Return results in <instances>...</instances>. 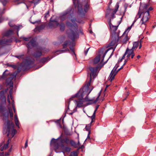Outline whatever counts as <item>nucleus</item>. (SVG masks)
I'll return each mask as SVG.
<instances>
[{"label":"nucleus","mask_w":156,"mask_h":156,"mask_svg":"<svg viewBox=\"0 0 156 156\" xmlns=\"http://www.w3.org/2000/svg\"><path fill=\"white\" fill-rule=\"evenodd\" d=\"M115 48V47H111L105 51L103 48L101 49L98 52V55L94 59L93 62V64L94 65L98 64L97 66L100 67V68H101L108 60V59L105 62H103L104 58L107 52L109 50L112 49V53L110 55V56H111L112 55L113 52L114 51Z\"/></svg>","instance_id":"obj_1"},{"label":"nucleus","mask_w":156,"mask_h":156,"mask_svg":"<svg viewBox=\"0 0 156 156\" xmlns=\"http://www.w3.org/2000/svg\"><path fill=\"white\" fill-rule=\"evenodd\" d=\"M70 13V11H67L64 12L60 17V19L61 21H63L68 18L69 20L67 21L66 22L67 26L69 28H71L73 26L76 27L77 26L76 24L75 23L76 19L72 18Z\"/></svg>","instance_id":"obj_2"},{"label":"nucleus","mask_w":156,"mask_h":156,"mask_svg":"<svg viewBox=\"0 0 156 156\" xmlns=\"http://www.w3.org/2000/svg\"><path fill=\"white\" fill-rule=\"evenodd\" d=\"M8 115L7 117L6 121L4 123L5 126L3 130V133H7V136H9L10 134H11L12 137L15 135L16 130L14 129V126L13 123L11 124L10 121L8 119Z\"/></svg>","instance_id":"obj_3"},{"label":"nucleus","mask_w":156,"mask_h":156,"mask_svg":"<svg viewBox=\"0 0 156 156\" xmlns=\"http://www.w3.org/2000/svg\"><path fill=\"white\" fill-rule=\"evenodd\" d=\"M110 20L109 22V24L111 29L113 32H112V41L110 43V45L111 46H113L116 44V46L114 47H116L117 44V43L119 40V34L118 33L116 32V31L117 29L118 26H114L112 25L111 26V20Z\"/></svg>","instance_id":"obj_4"},{"label":"nucleus","mask_w":156,"mask_h":156,"mask_svg":"<svg viewBox=\"0 0 156 156\" xmlns=\"http://www.w3.org/2000/svg\"><path fill=\"white\" fill-rule=\"evenodd\" d=\"M153 9L152 7H150L146 11H143V13H144V16L141 19L140 23L141 24V27L142 28L145 29L146 27V23L148 20L149 18V11Z\"/></svg>","instance_id":"obj_5"},{"label":"nucleus","mask_w":156,"mask_h":156,"mask_svg":"<svg viewBox=\"0 0 156 156\" xmlns=\"http://www.w3.org/2000/svg\"><path fill=\"white\" fill-rule=\"evenodd\" d=\"M16 75V73H14L12 74L10 73L7 69H6L3 73L2 75L1 76V78L4 79L6 78L9 76H11L6 80V82L8 84H12V80H15Z\"/></svg>","instance_id":"obj_6"},{"label":"nucleus","mask_w":156,"mask_h":156,"mask_svg":"<svg viewBox=\"0 0 156 156\" xmlns=\"http://www.w3.org/2000/svg\"><path fill=\"white\" fill-rule=\"evenodd\" d=\"M91 79V75H90L87 84L83 87L81 88L79 91L75 95L74 97L79 96L80 97L82 98L83 96V94L85 93L86 91H89V87L90 85Z\"/></svg>","instance_id":"obj_7"},{"label":"nucleus","mask_w":156,"mask_h":156,"mask_svg":"<svg viewBox=\"0 0 156 156\" xmlns=\"http://www.w3.org/2000/svg\"><path fill=\"white\" fill-rule=\"evenodd\" d=\"M56 140L54 139H53L51 142V143L54 142V146L55 150L56 153H58L60 152H63L64 154L65 152L69 153L70 151L71 148L67 146H65L63 145H62L61 147L62 150V151H58V149L59 148V146L56 145Z\"/></svg>","instance_id":"obj_8"},{"label":"nucleus","mask_w":156,"mask_h":156,"mask_svg":"<svg viewBox=\"0 0 156 156\" xmlns=\"http://www.w3.org/2000/svg\"><path fill=\"white\" fill-rule=\"evenodd\" d=\"M118 66V65L116 64L114 66L112 70L111 71L109 76V80H110L111 81H112V80H113L115 76L116 75L118 72L123 67L122 66L119 69H117Z\"/></svg>","instance_id":"obj_9"},{"label":"nucleus","mask_w":156,"mask_h":156,"mask_svg":"<svg viewBox=\"0 0 156 156\" xmlns=\"http://www.w3.org/2000/svg\"><path fill=\"white\" fill-rule=\"evenodd\" d=\"M101 68L97 66L96 67H89V69L91 72V73L89 74H88V76L89 75L90 77V75H91V78H95L97 75L98 71H99Z\"/></svg>","instance_id":"obj_10"},{"label":"nucleus","mask_w":156,"mask_h":156,"mask_svg":"<svg viewBox=\"0 0 156 156\" xmlns=\"http://www.w3.org/2000/svg\"><path fill=\"white\" fill-rule=\"evenodd\" d=\"M23 39L26 41L29 42L27 44V46L29 49V48H31L34 47L35 45L36 42L34 39L32 38L31 37H23Z\"/></svg>","instance_id":"obj_11"},{"label":"nucleus","mask_w":156,"mask_h":156,"mask_svg":"<svg viewBox=\"0 0 156 156\" xmlns=\"http://www.w3.org/2000/svg\"><path fill=\"white\" fill-rule=\"evenodd\" d=\"M58 25L59 23L56 20H53L52 18H51L50 21L48 23V26L50 28L55 27Z\"/></svg>","instance_id":"obj_12"},{"label":"nucleus","mask_w":156,"mask_h":156,"mask_svg":"<svg viewBox=\"0 0 156 156\" xmlns=\"http://www.w3.org/2000/svg\"><path fill=\"white\" fill-rule=\"evenodd\" d=\"M12 41V39H4L3 40H0V46H4L7 45H9V44L11 43Z\"/></svg>","instance_id":"obj_13"},{"label":"nucleus","mask_w":156,"mask_h":156,"mask_svg":"<svg viewBox=\"0 0 156 156\" xmlns=\"http://www.w3.org/2000/svg\"><path fill=\"white\" fill-rule=\"evenodd\" d=\"M75 95L72 96L73 98H74V97ZM76 97H78L80 98L78 99V100H75V102L76 104V105L77 107H81L83 105V101L82 99V98L80 97L79 96Z\"/></svg>","instance_id":"obj_14"},{"label":"nucleus","mask_w":156,"mask_h":156,"mask_svg":"<svg viewBox=\"0 0 156 156\" xmlns=\"http://www.w3.org/2000/svg\"><path fill=\"white\" fill-rule=\"evenodd\" d=\"M127 30L125 31L122 35L121 36V38L122 39V42L124 43H126L129 39V38L127 36V34L126 32Z\"/></svg>","instance_id":"obj_15"},{"label":"nucleus","mask_w":156,"mask_h":156,"mask_svg":"<svg viewBox=\"0 0 156 156\" xmlns=\"http://www.w3.org/2000/svg\"><path fill=\"white\" fill-rule=\"evenodd\" d=\"M68 34L69 37L72 40H73L75 38H77L78 36L77 33L71 30V32L69 33Z\"/></svg>","instance_id":"obj_16"},{"label":"nucleus","mask_w":156,"mask_h":156,"mask_svg":"<svg viewBox=\"0 0 156 156\" xmlns=\"http://www.w3.org/2000/svg\"><path fill=\"white\" fill-rule=\"evenodd\" d=\"M44 49H45L44 48H41L40 49V50L41 51H36L34 54V56L35 57L37 58L40 57L42 55V52L41 51L43 52L44 51H46L48 50V49L47 50H44Z\"/></svg>","instance_id":"obj_17"},{"label":"nucleus","mask_w":156,"mask_h":156,"mask_svg":"<svg viewBox=\"0 0 156 156\" xmlns=\"http://www.w3.org/2000/svg\"><path fill=\"white\" fill-rule=\"evenodd\" d=\"M9 26L11 27H13V28L15 29H16L17 30V34L18 36V31L20 29L22 28V27L21 25H19L17 26L16 25H13L11 24V22H9Z\"/></svg>","instance_id":"obj_18"},{"label":"nucleus","mask_w":156,"mask_h":156,"mask_svg":"<svg viewBox=\"0 0 156 156\" xmlns=\"http://www.w3.org/2000/svg\"><path fill=\"white\" fill-rule=\"evenodd\" d=\"M5 92L4 90L0 91V99H1L2 101L5 103L6 100V98L5 96Z\"/></svg>","instance_id":"obj_19"},{"label":"nucleus","mask_w":156,"mask_h":156,"mask_svg":"<svg viewBox=\"0 0 156 156\" xmlns=\"http://www.w3.org/2000/svg\"><path fill=\"white\" fill-rule=\"evenodd\" d=\"M92 89H93V88H92L89 91H86L85 93L84 94H83V98L84 96V95H85V94L87 95V96L86 97L84 98V100L85 101H90L92 100L91 99H90L88 97V96L89 94L90 93V92H91V91H92Z\"/></svg>","instance_id":"obj_20"},{"label":"nucleus","mask_w":156,"mask_h":156,"mask_svg":"<svg viewBox=\"0 0 156 156\" xmlns=\"http://www.w3.org/2000/svg\"><path fill=\"white\" fill-rule=\"evenodd\" d=\"M143 12H141L140 11V9H139V11H138V12L137 14V15H136V16L135 18V20H134V21L133 23H132V25L133 24L135 23V22L139 19V18H140V16H141V15L142 14V15H143V16H144V13H143Z\"/></svg>","instance_id":"obj_21"},{"label":"nucleus","mask_w":156,"mask_h":156,"mask_svg":"<svg viewBox=\"0 0 156 156\" xmlns=\"http://www.w3.org/2000/svg\"><path fill=\"white\" fill-rule=\"evenodd\" d=\"M78 12L81 14H84L86 12V9H83L81 5L78 4Z\"/></svg>","instance_id":"obj_22"},{"label":"nucleus","mask_w":156,"mask_h":156,"mask_svg":"<svg viewBox=\"0 0 156 156\" xmlns=\"http://www.w3.org/2000/svg\"><path fill=\"white\" fill-rule=\"evenodd\" d=\"M13 30H9L3 34V35L4 36H9L13 34Z\"/></svg>","instance_id":"obj_23"},{"label":"nucleus","mask_w":156,"mask_h":156,"mask_svg":"<svg viewBox=\"0 0 156 156\" xmlns=\"http://www.w3.org/2000/svg\"><path fill=\"white\" fill-rule=\"evenodd\" d=\"M60 142L62 143H65L67 144H68L70 143V140L67 137H66L64 139H61Z\"/></svg>","instance_id":"obj_24"},{"label":"nucleus","mask_w":156,"mask_h":156,"mask_svg":"<svg viewBox=\"0 0 156 156\" xmlns=\"http://www.w3.org/2000/svg\"><path fill=\"white\" fill-rule=\"evenodd\" d=\"M9 94L10 95L11 99L12 100V107L14 112L15 113L16 112V110L15 108V106H14V101H13V98H12V91H10Z\"/></svg>","instance_id":"obj_25"},{"label":"nucleus","mask_w":156,"mask_h":156,"mask_svg":"<svg viewBox=\"0 0 156 156\" xmlns=\"http://www.w3.org/2000/svg\"><path fill=\"white\" fill-rule=\"evenodd\" d=\"M138 45V41L134 42L133 43V46L132 48L134 50H135L136 49Z\"/></svg>","instance_id":"obj_26"},{"label":"nucleus","mask_w":156,"mask_h":156,"mask_svg":"<svg viewBox=\"0 0 156 156\" xmlns=\"http://www.w3.org/2000/svg\"><path fill=\"white\" fill-rule=\"evenodd\" d=\"M134 50H133L132 48H131L130 49H129L128 48H127L126 50V52L124 54L126 53V55H127V53H129V54H132V53H133Z\"/></svg>","instance_id":"obj_27"},{"label":"nucleus","mask_w":156,"mask_h":156,"mask_svg":"<svg viewBox=\"0 0 156 156\" xmlns=\"http://www.w3.org/2000/svg\"><path fill=\"white\" fill-rule=\"evenodd\" d=\"M98 107L99 105H97L96 106L95 109V110L94 112L93 115L90 117V118H91V119H95V117L96 112L97 111Z\"/></svg>","instance_id":"obj_28"},{"label":"nucleus","mask_w":156,"mask_h":156,"mask_svg":"<svg viewBox=\"0 0 156 156\" xmlns=\"http://www.w3.org/2000/svg\"><path fill=\"white\" fill-rule=\"evenodd\" d=\"M92 120L90 123H89L88 124H87L85 127V128L87 130V131H89L90 129V127L91 126V123L94 121L93 120V119H91Z\"/></svg>","instance_id":"obj_29"},{"label":"nucleus","mask_w":156,"mask_h":156,"mask_svg":"<svg viewBox=\"0 0 156 156\" xmlns=\"http://www.w3.org/2000/svg\"><path fill=\"white\" fill-rule=\"evenodd\" d=\"M60 27V30L61 31H63L65 29V24L63 23H61L59 25Z\"/></svg>","instance_id":"obj_30"},{"label":"nucleus","mask_w":156,"mask_h":156,"mask_svg":"<svg viewBox=\"0 0 156 156\" xmlns=\"http://www.w3.org/2000/svg\"><path fill=\"white\" fill-rule=\"evenodd\" d=\"M49 60H50V59L49 58V57H47L46 58H42L41 59V62L44 63L47 61Z\"/></svg>","instance_id":"obj_31"},{"label":"nucleus","mask_w":156,"mask_h":156,"mask_svg":"<svg viewBox=\"0 0 156 156\" xmlns=\"http://www.w3.org/2000/svg\"><path fill=\"white\" fill-rule=\"evenodd\" d=\"M119 4L118 3H117L116 4L115 6V8L113 11V12H114V13H115L116 12H117L118 9L119 8Z\"/></svg>","instance_id":"obj_32"},{"label":"nucleus","mask_w":156,"mask_h":156,"mask_svg":"<svg viewBox=\"0 0 156 156\" xmlns=\"http://www.w3.org/2000/svg\"><path fill=\"white\" fill-rule=\"evenodd\" d=\"M10 140H11V139L10 138L8 139L7 143L3 146V147L5 148V149H6L8 147L9 144V141Z\"/></svg>","instance_id":"obj_33"},{"label":"nucleus","mask_w":156,"mask_h":156,"mask_svg":"<svg viewBox=\"0 0 156 156\" xmlns=\"http://www.w3.org/2000/svg\"><path fill=\"white\" fill-rule=\"evenodd\" d=\"M70 42L69 41H66L63 44L64 48H65L68 45H69Z\"/></svg>","instance_id":"obj_34"},{"label":"nucleus","mask_w":156,"mask_h":156,"mask_svg":"<svg viewBox=\"0 0 156 156\" xmlns=\"http://www.w3.org/2000/svg\"><path fill=\"white\" fill-rule=\"evenodd\" d=\"M65 51H69V49L67 48L65 50H60L56 51L55 52H60L58 53L57 54V55H58L59 54L62 53H63L65 52Z\"/></svg>","instance_id":"obj_35"},{"label":"nucleus","mask_w":156,"mask_h":156,"mask_svg":"<svg viewBox=\"0 0 156 156\" xmlns=\"http://www.w3.org/2000/svg\"><path fill=\"white\" fill-rule=\"evenodd\" d=\"M8 2L9 0H0V2L2 3L3 5H5Z\"/></svg>","instance_id":"obj_36"},{"label":"nucleus","mask_w":156,"mask_h":156,"mask_svg":"<svg viewBox=\"0 0 156 156\" xmlns=\"http://www.w3.org/2000/svg\"><path fill=\"white\" fill-rule=\"evenodd\" d=\"M15 122L16 125L18 128H20V123L18 119L15 120Z\"/></svg>","instance_id":"obj_37"},{"label":"nucleus","mask_w":156,"mask_h":156,"mask_svg":"<svg viewBox=\"0 0 156 156\" xmlns=\"http://www.w3.org/2000/svg\"><path fill=\"white\" fill-rule=\"evenodd\" d=\"M9 110L10 117L11 118H12L13 117V113L11 109L9 108Z\"/></svg>","instance_id":"obj_38"},{"label":"nucleus","mask_w":156,"mask_h":156,"mask_svg":"<svg viewBox=\"0 0 156 156\" xmlns=\"http://www.w3.org/2000/svg\"><path fill=\"white\" fill-rule=\"evenodd\" d=\"M126 55V53L125 54H124L123 56H122V57L121 58H119L118 60V62H122V60L124 59L125 56Z\"/></svg>","instance_id":"obj_39"},{"label":"nucleus","mask_w":156,"mask_h":156,"mask_svg":"<svg viewBox=\"0 0 156 156\" xmlns=\"http://www.w3.org/2000/svg\"><path fill=\"white\" fill-rule=\"evenodd\" d=\"M69 156H77V153L75 151L72 152Z\"/></svg>","instance_id":"obj_40"},{"label":"nucleus","mask_w":156,"mask_h":156,"mask_svg":"<svg viewBox=\"0 0 156 156\" xmlns=\"http://www.w3.org/2000/svg\"><path fill=\"white\" fill-rule=\"evenodd\" d=\"M8 66L11 67H12L14 68V69H16L17 68L16 66L15 65H14V64H11V65L8 64Z\"/></svg>","instance_id":"obj_41"},{"label":"nucleus","mask_w":156,"mask_h":156,"mask_svg":"<svg viewBox=\"0 0 156 156\" xmlns=\"http://www.w3.org/2000/svg\"><path fill=\"white\" fill-rule=\"evenodd\" d=\"M148 5L147 4H144V9H145L144 11H146L147 9Z\"/></svg>","instance_id":"obj_42"},{"label":"nucleus","mask_w":156,"mask_h":156,"mask_svg":"<svg viewBox=\"0 0 156 156\" xmlns=\"http://www.w3.org/2000/svg\"><path fill=\"white\" fill-rule=\"evenodd\" d=\"M15 57L20 59L21 58H23V55H16L15 56Z\"/></svg>","instance_id":"obj_43"},{"label":"nucleus","mask_w":156,"mask_h":156,"mask_svg":"<svg viewBox=\"0 0 156 156\" xmlns=\"http://www.w3.org/2000/svg\"><path fill=\"white\" fill-rule=\"evenodd\" d=\"M49 11H48L45 14L44 17L46 18L47 17H48L49 16Z\"/></svg>","instance_id":"obj_44"},{"label":"nucleus","mask_w":156,"mask_h":156,"mask_svg":"<svg viewBox=\"0 0 156 156\" xmlns=\"http://www.w3.org/2000/svg\"><path fill=\"white\" fill-rule=\"evenodd\" d=\"M112 10V9H108L107 11V12L106 14V17H107L108 15L109 14V12Z\"/></svg>","instance_id":"obj_45"},{"label":"nucleus","mask_w":156,"mask_h":156,"mask_svg":"<svg viewBox=\"0 0 156 156\" xmlns=\"http://www.w3.org/2000/svg\"><path fill=\"white\" fill-rule=\"evenodd\" d=\"M70 143L72 145H74L75 144V142L73 140H70V143Z\"/></svg>","instance_id":"obj_46"},{"label":"nucleus","mask_w":156,"mask_h":156,"mask_svg":"<svg viewBox=\"0 0 156 156\" xmlns=\"http://www.w3.org/2000/svg\"><path fill=\"white\" fill-rule=\"evenodd\" d=\"M115 13H114V12H113L112 13V14L111 15V16L112 17V19H113V18H114L115 17Z\"/></svg>","instance_id":"obj_47"},{"label":"nucleus","mask_w":156,"mask_h":156,"mask_svg":"<svg viewBox=\"0 0 156 156\" xmlns=\"http://www.w3.org/2000/svg\"><path fill=\"white\" fill-rule=\"evenodd\" d=\"M90 48H88L86 51H84L85 54V55H86L87 54L88 51Z\"/></svg>","instance_id":"obj_48"},{"label":"nucleus","mask_w":156,"mask_h":156,"mask_svg":"<svg viewBox=\"0 0 156 156\" xmlns=\"http://www.w3.org/2000/svg\"><path fill=\"white\" fill-rule=\"evenodd\" d=\"M70 50L73 52L74 54H75L74 52V49L73 47H70Z\"/></svg>","instance_id":"obj_49"},{"label":"nucleus","mask_w":156,"mask_h":156,"mask_svg":"<svg viewBox=\"0 0 156 156\" xmlns=\"http://www.w3.org/2000/svg\"><path fill=\"white\" fill-rule=\"evenodd\" d=\"M27 143H28V140H27V141H26V142L25 143V148H26L27 147V146H28Z\"/></svg>","instance_id":"obj_50"},{"label":"nucleus","mask_w":156,"mask_h":156,"mask_svg":"<svg viewBox=\"0 0 156 156\" xmlns=\"http://www.w3.org/2000/svg\"><path fill=\"white\" fill-rule=\"evenodd\" d=\"M4 9H3L2 11H1V9H0V15H1L2 13H4Z\"/></svg>","instance_id":"obj_51"},{"label":"nucleus","mask_w":156,"mask_h":156,"mask_svg":"<svg viewBox=\"0 0 156 156\" xmlns=\"http://www.w3.org/2000/svg\"><path fill=\"white\" fill-rule=\"evenodd\" d=\"M7 101H8V102L9 103V104H10V99H9V95H8V96Z\"/></svg>","instance_id":"obj_52"},{"label":"nucleus","mask_w":156,"mask_h":156,"mask_svg":"<svg viewBox=\"0 0 156 156\" xmlns=\"http://www.w3.org/2000/svg\"><path fill=\"white\" fill-rule=\"evenodd\" d=\"M100 94H101V92H99L98 93V97H97V98H96V101H97L98 100V98H99V97L100 96Z\"/></svg>","instance_id":"obj_53"},{"label":"nucleus","mask_w":156,"mask_h":156,"mask_svg":"<svg viewBox=\"0 0 156 156\" xmlns=\"http://www.w3.org/2000/svg\"><path fill=\"white\" fill-rule=\"evenodd\" d=\"M90 131H89V132H88V135H87V139H90Z\"/></svg>","instance_id":"obj_54"},{"label":"nucleus","mask_w":156,"mask_h":156,"mask_svg":"<svg viewBox=\"0 0 156 156\" xmlns=\"http://www.w3.org/2000/svg\"><path fill=\"white\" fill-rule=\"evenodd\" d=\"M126 55H127L126 57L127 58V59H128L130 57L131 54H129V53H127Z\"/></svg>","instance_id":"obj_55"},{"label":"nucleus","mask_w":156,"mask_h":156,"mask_svg":"<svg viewBox=\"0 0 156 156\" xmlns=\"http://www.w3.org/2000/svg\"><path fill=\"white\" fill-rule=\"evenodd\" d=\"M15 120L16 119H18L17 118V115L16 114L14 116Z\"/></svg>","instance_id":"obj_56"},{"label":"nucleus","mask_w":156,"mask_h":156,"mask_svg":"<svg viewBox=\"0 0 156 156\" xmlns=\"http://www.w3.org/2000/svg\"><path fill=\"white\" fill-rule=\"evenodd\" d=\"M124 7L125 8V12H126V9H127V5H125L124 6Z\"/></svg>","instance_id":"obj_57"},{"label":"nucleus","mask_w":156,"mask_h":156,"mask_svg":"<svg viewBox=\"0 0 156 156\" xmlns=\"http://www.w3.org/2000/svg\"><path fill=\"white\" fill-rule=\"evenodd\" d=\"M9 152H6L5 155V156H9Z\"/></svg>","instance_id":"obj_58"},{"label":"nucleus","mask_w":156,"mask_h":156,"mask_svg":"<svg viewBox=\"0 0 156 156\" xmlns=\"http://www.w3.org/2000/svg\"><path fill=\"white\" fill-rule=\"evenodd\" d=\"M135 55V54H134V53H132V54L131 55V58H133L134 57V56Z\"/></svg>","instance_id":"obj_59"},{"label":"nucleus","mask_w":156,"mask_h":156,"mask_svg":"<svg viewBox=\"0 0 156 156\" xmlns=\"http://www.w3.org/2000/svg\"><path fill=\"white\" fill-rule=\"evenodd\" d=\"M5 148L3 146L2 147H1V151H3L4 150H5Z\"/></svg>","instance_id":"obj_60"},{"label":"nucleus","mask_w":156,"mask_h":156,"mask_svg":"<svg viewBox=\"0 0 156 156\" xmlns=\"http://www.w3.org/2000/svg\"><path fill=\"white\" fill-rule=\"evenodd\" d=\"M2 51V50L1 48L0 49V56L2 55H3L4 54V53H1V52Z\"/></svg>","instance_id":"obj_61"},{"label":"nucleus","mask_w":156,"mask_h":156,"mask_svg":"<svg viewBox=\"0 0 156 156\" xmlns=\"http://www.w3.org/2000/svg\"><path fill=\"white\" fill-rule=\"evenodd\" d=\"M76 111V108H75L74 109L73 112H72L71 113H70L69 114L70 115H72L73 114V113L74 112H75Z\"/></svg>","instance_id":"obj_62"},{"label":"nucleus","mask_w":156,"mask_h":156,"mask_svg":"<svg viewBox=\"0 0 156 156\" xmlns=\"http://www.w3.org/2000/svg\"><path fill=\"white\" fill-rule=\"evenodd\" d=\"M141 42H142V41H141V40L140 41V46H139V48H140L141 46H142V45H141Z\"/></svg>","instance_id":"obj_63"},{"label":"nucleus","mask_w":156,"mask_h":156,"mask_svg":"<svg viewBox=\"0 0 156 156\" xmlns=\"http://www.w3.org/2000/svg\"><path fill=\"white\" fill-rule=\"evenodd\" d=\"M3 20V18L2 17H1L0 19V23L2 22Z\"/></svg>","instance_id":"obj_64"}]
</instances>
